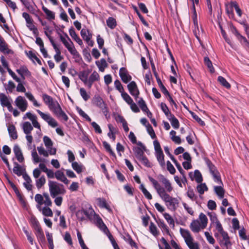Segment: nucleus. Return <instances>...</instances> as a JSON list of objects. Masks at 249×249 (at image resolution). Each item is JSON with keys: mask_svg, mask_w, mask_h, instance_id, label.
<instances>
[{"mask_svg": "<svg viewBox=\"0 0 249 249\" xmlns=\"http://www.w3.org/2000/svg\"><path fill=\"white\" fill-rule=\"evenodd\" d=\"M8 131L10 136L14 140L18 138V134L15 126L13 124H10L8 127Z\"/></svg>", "mask_w": 249, "mask_h": 249, "instance_id": "c756f323", "label": "nucleus"}, {"mask_svg": "<svg viewBox=\"0 0 249 249\" xmlns=\"http://www.w3.org/2000/svg\"><path fill=\"white\" fill-rule=\"evenodd\" d=\"M71 166L73 169L78 174L81 173L83 171V166L81 164H79L77 162L74 161L71 163Z\"/></svg>", "mask_w": 249, "mask_h": 249, "instance_id": "a19ab883", "label": "nucleus"}, {"mask_svg": "<svg viewBox=\"0 0 249 249\" xmlns=\"http://www.w3.org/2000/svg\"><path fill=\"white\" fill-rule=\"evenodd\" d=\"M149 230L150 232L154 236H157L159 234V232L158 231L156 226L153 222L150 223L149 226Z\"/></svg>", "mask_w": 249, "mask_h": 249, "instance_id": "4d7b16f0", "label": "nucleus"}, {"mask_svg": "<svg viewBox=\"0 0 249 249\" xmlns=\"http://www.w3.org/2000/svg\"><path fill=\"white\" fill-rule=\"evenodd\" d=\"M0 51L5 54H10L13 53V51L9 49L8 44L0 36Z\"/></svg>", "mask_w": 249, "mask_h": 249, "instance_id": "a211bd4d", "label": "nucleus"}, {"mask_svg": "<svg viewBox=\"0 0 249 249\" xmlns=\"http://www.w3.org/2000/svg\"><path fill=\"white\" fill-rule=\"evenodd\" d=\"M231 33L236 37L237 39L239 40L240 43L242 45L246 46V45L249 42L248 41L247 38L245 36L241 35L235 27H231Z\"/></svg>", "mask_w": 249, "mask_h": 249, "instance_id": "ddd939ff", "label": "nucleus"}, {"mask_svg": "<svg viewBox=\"0 0 249 249\" xmlns=\"http://www.w3.org/2000/svg\"><path fill=\"white\" fill-rule=\"evenodd\" d=\"M43 100L44 102V103L49 107V105H50L53 101V98L47 95V94H43L42 96Z\"/></svg>", "mask_w": 249, "mask_h": 249, "instance_id": "774afa93", "label": "nucleus"}, {"mask_svg": "<svg viewBox=\"0 0 249 249\" xmlns=\"http://www.w3.org/2000/svg\"><path fill=\"white\" fill-rule=\"evenodd\" d=\"M77 110L80 116L83 117L88 122H91V118L81 108L77 107Z\"/></svg>", "mask_w": 249, "mask_h": 249, "instance_id": "680f3d73", "label": "nucleus"}, {"mask_svg": "<svg viewBox=\"0 0 249 249\" xmlns=\"http://www.w3.org/2000/svg\"><path fill=\"white\" fill-rule=\"evenodd\" d=\"M208 224V218L203 213H200L197 219L193 220L190 224V230L194 233H198L205 229Z\"/></svg>", "mask_w": 249, "mask_h": 249, "instance_id": "7ed1b4c3", "label": "nucleus"}, {"mask_svg": "<svg viewBox=\"0 0 249 249\" xmlns=\"http://www.w3.org/2000/svg\"><path fill=\"white\" fill-rule=\"evenodd\" d=\"M37 149L39 154L45 157H48L49 155H54L56 153V148H51V149H47V150H46L43 146H38Z\"/></svg>", "mask_w": 249, "mask_h": 249, "instance_id": "4468645a", "label": "nucleus"}, {"mask_svg": "<svg viewBox=\"0 0 249 249\" xmlns=\"http://www.w3.org/2000/svg\"><path fill=\"white\" fill-rule=\"evenodd\" d=\"M23 178L25 180L23 183V185L25 188L28 191H31L32 189L33 185L32 184V179L27 174L23 175Z\"/></svg>", "mask_w": 249, "mask_h": 249, "instance_id": "393cba45", "label": "nucleus"}, {"mask_svg": "<svg viewBox=\"0 0 249 249\" xmlns=\"http://www.w3.org/2000/svg\"><path fill=\"white\" fill-rule=\"evenodd\" d=\"M36 234L39 242H45V236L41 228L36 231Z\"/></svg>", "mask_w": 249, "mask_h": 249, "instance_id": "c03bdc74", "label": "nucleus"}, {"mask_svg": "<svg viewBox=\"0 0 249 249\" xmlns=\"http://www.w3.org/2000/svg\"><path fill=\"white\" fill-rule=\"evenodd\" d=\"M95 63L99 71L102 72L104 71L105 68L107 66V64L104 58L101 59L100 61H96Z\"/></svg>", "mask_w": 249, "mask_h": 249, "instance_id": "2f4dec72", "label": "nucleus"}, {"mask_svg": "<svg viewBox=\"0 0 249 249\" xmlns=\"http://www.w3.org/2000/svg\"><path fill=\"white\" fill-rule=\"evenodd\" d=\"M69 34L72 38L80 46H83V43L82 40L75 33L74 30L73 28H71L69 30Z\"/></svg>", "mask_w": 249, "mask_h": 249, "instance_id": "a878e982", "label": "nucleus"}, {"mask_svg": "<svg viewBox=\"0 0 249 249\" xmlns=\"http://www.w3.org/2000/svg\"><path fill=\"white\" fill-rule=\"evenodd\" d=\"M144 196L148 200L152 199V196L149 192L145 188L144 185L143 184H141L139 187Z\"/></svg>", "mask_w": 249, "mask_h": 249, "instance_id": "58836bf2", "label": "nucleus"}, {"mask_svg": "<svg viewBox=\"0 0 249 249\" xmlns=\"http://www.w3.org/2000/svg\"><path fill=\"white\" fill-rule=\"evenodd\" d=\"M163 216L164 218L166 219L168 224L172 228H174L175 227V221L173 217L171 216L170 214L168 213H165L163 214Z\"/></svg>", "mask_w": 249, "mask_h": 249, "instance_id": "ea45409f", "label": "nucleus"}, {"mask_svg": "<svg viewBox=\"0 0 249 249\" xmlns=\"http://www.w3.org/2000/svg\"><path fill=\"white\" fill-rule=\"evenodd\" d=\"M114 86L117 90H118L121 93L124 92V89L119 80H116L114 81Z\"/></svg>", "mask_w": 249, "mask_h": 249, "instance_id": "69168bd1", "label": "nucleus"}, {"mask_svg": "<svg viewBox=\"0 0 249 249\" xmlns=\"http://www.w3.org/2000/svg\"><path fill=\"white\" fill-rule=\"evenodd\" d=\"M26 54L28 57L34 63H35V61L39 65H41V61L39 58L37 56V53L32 51L26 52Z\"/></svg>", "mask_w": 249, "mask_h": 249, "instance_id": "4be33fe9", "label": "nucleus"}, {"mask_svg": "<svg viewBox=\"0 0 249 249\" xmlns=\"http://www.w3.org/2000/svg\"><path fill=\"white\" fill-rule=\"evenodd\" d=\"M127 88L130 93L136 99L137 98L140 92L136 83L134 81H131L128 84Z\"/></svg>", "mask_w": 249, "mask_h": 249, "instance_id": "2eb2a0df", "label": "nucleus"}, {"mask_svg": "<svg viewBox=\"0 0 249 249\" xmlns=\"http://www.w3.org/2000/svg\"><path fill=\"white\" fill-rule=\"evenodd\" d=\"M157 80L158 84L159 87L160 88L161 92L165 95L168 94L169 92L168 91L166 88L164 87V86L162 83V82L160 80V79L159 78H157Z\"/></svg>", "mask_w": 249, "mask_h": 249, "instance_id": "13d9d810", "label": "nucleus"}, {"mask_svg": "<svg viewBox=\"0 0 249 249\" xmlns=\"http://www.w3.org/2000/svg\"><path fill=\"white\" fill-rule=\"evenodd\" d=\"M103 144L106 150L113 157L116 158V155L115 153L112 150L111 146L109 143L107 142L104 141L103 142Z\"/></svg>", "mask_w": 249, "mask_h": 249, "instance_id": "6e6d98bb", "label": "nucleus"}, {"mask_svg": "<svg viewBox=\"0 0 249 249\" xmlns=\"http://www.w3.org/2000/svg\"><path fill=\"white\" fill-rule=\"evenodd\" d=\"M167 119L170 122L172 127L174 129H177L179 127V122L174 115L172 114L171 115V117H168Z\"/></svg>", "mask_w": 249, "mask_h": 249, "instance_id": "7c9ffc66", "label": "nucleus"}, {"mask_svg": "<svg viewBox=\"0 0 249 249\" xmlns=\"http://www.w3.org/2000/svg\"><path fill=\"white\" fill-rule=\"evenodd\" d=\"M31 223L35 231L41 228L38 221L36 218L34 216L31 218Z\"/></svg>", "mask_w": 249, "mask_h": 249, "instance_id": "864d4df0", "label": "nucleus"}, {"mask_svg": "<svg viewBox=\"0 0 249 249\" xmlns=\"http://www.w3.org/2000/svg\"><path fill=\"white\" fill-rule=\"evenodd\" d=\"M196 190L200 195H202L208 190V187L205 183H201L197 186Z\"/></svg>", "mask_w": 249, "mask_h": 249, "instance_id": "5fc2aeb1", "label": "nucleus"}, {"mask_svg": "<svg viewBox=\"0 0 249 249\" xmlns=\"http://www.w3.org/2000/svg\"><path fill=\"white\" fill-rule=\"evenodd\" d=\"M55 115L62 119H63L65 121H67L68 120V117L66 115V114L62 110V108Z\"/></svg>", "mask_w": 249, "mask_h": 249, "instance_id": "0e129e2a", "label": "nucleus"}, {"mask_svg": "<svg viewBox=\"0 0 249 249\" xmlns=\"http://www.w3.org/2000/svg\"><path fill=\"white\" fill-rule=\"evenodd\" d=\"M189 176L192 180H195L198 183H200L202 181L203 179L201 174L197 170H195L194 173L190 172L189 174Z\"/></svg>", "mask_w": 249, "mask_h": 249, "instance_id": "412c9836", "label": "nucleus"}, {"mask_svg": "<svg viewBox=\"0 0 249 249\" xmlns=\"http://www.w3.org/2000/svg\"><path fill=\"white\" fill-rule=\"evenodd\" d=\"M25 95L30 101L33 102L35 107H39L40 106V104L37 102L33 95L31 92H25Z\"/></svg>", "mask_w": 249, "mask_h": 249, "instance_id": "4c0bfd02", "label": "nucleus"}, {"mask_svg": "<svg viewBox=\"0 0 249 249\" xmlns=\"http://www.w3.org/2000/svg\"><path fill=\"white\" fill-rule=\"evenodd\" d=\"M16 106L22 112L25 111L28 107V104L27 100L22 96H18L15 101Z\"/></svg>", "mask_w": 249, "mask_h": 249, "instance_id": "f8f14e48", "label": "nucleus"}, {"mask_svg": "<svg viewBox=\"0 0 249 249\" xmlns=\"http://www.w3.org/2000/svg\"><path fill=\"white\" fill-rule=\"evenodd\" d=\"M153 145L155 151V156L156 158L161 167H165V163L164 160V156L161 149L160 142L158 140H155L153 142Z\"/></svg>", "mask_w": 249, "mask_h": 249, "instance_id": "0eeeda50", "label": "nucleus"}, {"mask_svg": "<svg viewBox=\"0 0 249 249\" xmlns=\"http://www.w3.org/2000/svg\"><path fill=\"white\" fill-rule=\"evenodd\" d=\"M217 80L223 86L227 89H230L231 88L230 83L223 77L219 76L218 77Z\"/></svg>", "mask_w": 249, "mask_h": 249, "instance_id": "603ef678", "label": "nucleus"}, {"mask_svg": "<svg viewBox=\"0 0 249 249\" xmlns=\"http://www.w3.org/2000/svg\"><path fill=\"white\" fill-rule=\"evenodd\" d=\"M96 222L97 226L102 230L105 234L108 236L109 234H110L108 229H107L106 225L104 224L102 219L98 216H96Z\"/></svg>", "mask_w": 249, "mask_h": 249, "instance_id": "6ab92c4d", "label": "nucleus"}, {"mask_svg": "<svg viewBox=\"0 0 249 249\" xmlns=\"http://www.w3.org/2000/svg\"><path fill=\"white\" fill-rule=\"evenodd\" d=\"M160 107L162 111L164 113L165 116L167 118L169 117H171V115L173 114L171 113V112H170L168 107H167L165 104L161 103L160 104Z\"/></svg>", "mask_w": 249, "mask_h": 249, "instance_id": "49530a36", "label": "nucleus"}, {"mask_svg": "<svg viewBox=\"0 0 249 249\" xmlns=\"http://www.w3.org/2000/svg\"><path fill=\"white\" fill-rule=\"evenodd\" d=\"M16 71L21 76L23 80L25 79V76L30 77L31 76V72L25 66H21L19 69L16 70Z\"/></svg>", "mask_w": 249, "mask_h": 249, "instance_id": "f3484780", "label": "nucleus"}, {"mask_svg": "<svg viewBox=\"0 0 249 249\" xmlns=\"http://www.w3.org/2000/svg\"><path fill=\"white\" fill-rule=\"evenodd\" d=\"M76 215L77 217L81 220H83L85 219V215L89 217L88 212L83 210L78 211L76 213Z\"/></svg>", "mask_w": 249, "mask_h": 249, "instance_id": "79ce46f5", "label": "nucleus"}, {"mask_svg": "<svg viewBox=\"0 0 249 249\" xmlns=\"http://www.w3.org/2000/svg\"><path fill=\"white\" fill-rule=\"evenodd\" d=\"M82 38L86 42L88 45L92 47L94 45V41L91 40L92 34L89 30L86 28H83L80 32Z\"/></svg>", "mask_w": 249, "mask_h": 249, "instance_id": "9b49d317", "label": "nucleus"}, {"mask_svg": "<svg viewBox=\"0 0 249 249\" xmlns=\"http://www.w3.org/2000/svg\"><path fill=\"white\" fill-rule=\"evenodd\" d=\"M60 38L65 47L71 54L74 56H77L78 54V53L75 49L73 43L66 34H65L64 36L60 35Z\"/></svg>", "mask_w": 249, "mask_h": 249, "instance_id": "423d86ee", "label": "nucleus"}, {"mask_svg": "<svg viewBox=\"0 0 249 249\" xmlns=\"http://www.w3.org/2000/svg\"><path fill=\"white\" fill-rule=\"evenodd\" d=\"M35 200L36 202V208L44 216L48 217L53 216V211L49 208L52 206V202L47 193H44L43 195L39 194L36 195Z\"/></svg>", "mask_w": 249, "mask_h": 249, "instance_id": "f03ea898", "label": "nucleus"}, {"mask_svg": "<svg viewBox=\"0 0 249 249\" xmlns=\"http://www.w3.org/2000/svg\"><path fill=\"white\" fill-rule=\"evenodd\" d=\"M80 94L83 100L85 101H88L90 98V96L88 94L84 88L80 89Z\"/></svg>", "mask_w": 249, "mask_h": 249, "instance_id": "bf43d9fd", "label": "nucleus"}, {"mask_svg": "<svg viewBox=\"0 0 249 249\" xmlns=\"http://www.w3.org/2000/svg\"><path fill=\"white\" fill-rule=\"evenodd\" d=\"M207 164L210 172L213 177L214 181L219 184H222L220 174L215 166L210 161H207Z\"/></svg>", "mask_w": 249, "mask_h": 249, "instance_id": "1a4fd4ad", "label": "nucleus"}, {"mask_svg": "<svg viewBox=\"0 0 249 249\" xmlns=\"http://www.w3.org/2000/svg\"><path fill=\"white\" fill-rule=\"evenodd\" d=\"M22 127L25 134H31L33 129V127L29 122H25L22 124Z\"/></svg>", "mask_w": 249, "mask_h": 249, "instance_id": "c85d7f7f", "label": "nucleus"}, {"mask_svg": "<svg viewBox=\"0 0 249 249\" xmlns=\"http://www.w3.org/2000/svg\"><path fill=\"white\" fill-rule=\"evenodd\" d=\"M107 24L110 29H114L116 26V21L115 19L112 17H109L107 20Z\"/></svg>", "mask_w": 249, "mask_h": 249, "instance_id": "3c124183", "label": "nucleus"}, {"mask_svg": "<svg viewBox=\"0 0 249 249\" xmlns=\"http://www.w3.org/2000/svg\"><path fill=\"white\" fill-rule=\"evenodd\" d=\"M214 190L220 198H223L225 192L224 190L221 186H214Z\"/></svg>", "mask_w": 249, "mask_h": 249, "instance_id": "a18cd8bd", "label": "nucleus"}, {"mask_svg": "<svg viewBox=\"0 0 249 249\" xmlns=\"http://www.w3.org/2000/svg\"><path fill=\"white\" fill-rule=\"evenodd\" d=\"M36 112L40 116L41 118L46 121L48 124L52 127H55L58 126L57 121L52 117L49 113H45L40 110L37 109Z\"/></svg>", "mask_w": 249, "mask_h": 249, "instance_id": "6e6552de", "label": "nucleus"}, {"mask_svg": "<svg viewBox=\"0 0 249 249\" xmlns=\"http://www.w3.org/2000/svg\"><path fill=\"white\" fill-rule=\"evenodd\" d=\"M48 186L50 195L52 198H54L58 195H64L66 193L64 185L58 182L49 180Z\"/></svg>", "mask_w": 249, "mask_h": 249, "instance_id": "39448f33", "label": "nucleus"}, {"mask_svg": "<svg viewBox=\"0 0 249 249\" xmlns=\"http://www.w3.org/2000/svg\"><path fill=\"white\" fill-rule=\"evenodd\" d=\"M32 157L34 162L35 163H37L39 162H41V161H44L43 160L40 159L39 157L36 150L35 149L32 151Z\"/></svg>", "mask_w": 249, "mask_h": 249, "instance_id": "8fccbe9b", "label": "nucleus"}, {"mask_svg": "<svg viewBox=\"0 0 249 249\" xmlns=\"http://www.w3.org/2000/svg\"><path fill=\"white\" fill-rule=\"evenodd\" d=\"M158 178L163 184L164 188L161 186L157 180L152 177L148 178L157 194L164 202L167 207L171 210H176L178 207L179 201L177 198L171 196L168 193L173 190V187L171 182L162 175H159Z\"/></svg>", "mask_w": 249, "mask_h": 249, "instance_id": "f257e3e1", "label": "nucleus"}, {"mask_svg": "<svg viewBox=\"0 0 249 249\" xmlns=\"http://www.w3.org/2000/svg\"><path fill=\"white\" fill-rule=\"evenodd\" d=\"M97 202L98 206L101 208H106L109 210V206L107 204L106 200L104 198H98L97 199Z\"/></svg>", "mask_w": 249, "mask_h": 249, "instance_id": "37998d69", "label": "nucleus"}, {"mask_svg": "<svg viewBox=\"0 0 249 249\" xmlns=\"http://www.w3.org/2000/svg\"><path fill=\"white\" fill-rule=\"evenodd\" d=\"M12 99L3 93H0V104L2 107H6L9 111L13 110Z\"/></svg>", "mask_w": 249, "mask_h": 249, "instance_id": "9d476101", "label": "nucleus"}, {"mask_svg": "<svg viewBox=\"0 0 249 249\" xmlns=\"http://www.w3.org/2000/svg\"><path fill=\"white\" fill-rule=\"evenodd\" d=\"M36 185L37 189H40L46 183V180L44 176L36 178Z\"/></svg>", "mask_w": 249, "mask_h": 249, "instance_id": "e433bc0d", "label": "nucleus"}, {"mask_svg": "<svg viewBox=\"0 0 249 249\" xmlns=\"http://www.w3.org/2000/svg\"><path fill=\"white\" fill-rule=\"evenodd\" d=\"M208 215L210 217V220L212 224L214 225V224L219 222L216 214L213 212H211L208 213Z\"/></svg>", "mask_w": 249, "mask_h": 249, "instance_id": "052dcab7", "label": "nucleus"}, {"mask_svg": "<svg viewBox=\"0 0 249 249\" xmlns=\"http://www.w3.org/2000/svg\"><path fill=\"white\" fill-rule=\"evenodd\" d=\"M43 141L45 146L47 149H51V148H54L53 147V142L51 139L48 136H45L43 138Z\"/></svg>", "mask_w": 249, "mask_h": 249, "instance_id": "f704fd0d", "label": "nucleus"}, {"mask_svg": "<svg viewBox=\"0 0 249 249\" xmlns=\"http://www.w3.org/2000/svg\"><path fill=\"white\" fill-rule=\"evenodd\" d=\"M49 108L55 115L61 109V107L57 101H53L49 106Z\"/></svg>", "mask_w": 249, "mask_h": 249, "instance_id": "bb28decb", "label": "nucleus"}, {"mask_svg": "<svg viewBox=\"0 0 249 249\" xmlns=\"http://www.w3.org/2000/svg\"><path fill=\"white\" fill-rule=\"evenodd\" d=\"M89 86L92 85V84L95 81H97L100 79V76L98 73L96 71H94L89 76Z\"/></svg>", "mask_w": 249, "mask_h": 249, "instance_id": "c9c22d12", "label": "nucleus"}, {"mask_svg": "<svg viewBox=\"0 0 249 249\" xmlns=\"http://www.w3.org/2000/svg\"><path fill=\"white\" fill-rule=\"evenodd\" d=\"M192 18L193 19L194 24L195 26V29L194 30V33L196 36V37L199 39V37L197 36V31H198V21L197 19V14L196 12V11L195 8H194V13L192 16Z\"/></svg>", "mask_w": 249, "mask_h": 249, "instance_id": "cd10ccee", "label": "nucleus"}, {"mask_svg": "<svg viewBox=\"0 0 249 249\" xmlns=\"http://www.w3.org/2000/svg\"><path fill=\"white\" fill-rule=\"evenodd\" d=\"M119 75L122 80L124 83H127L131 80V76L128 71L124 68H121L120 69Z\"/></svg>", "mask_w": 249, "mask_h": 249, "instance_id": "dca6fc26", "label": "nucleus"}, {"mask_svg": "<svg viewBox=\"0 0 249 249\" xmlns=\"http://www.w3.org/2000/svg\"><path fill=\"white\" fill-rule=\"evenodd\" d=\"M146 129L148 133L149 134L152 139H154L156 138V135L154 130L150 124H147Z\"/></svg>", "mask_w": 249, "mask_h": 249, "instance_id": "338daca9", "label": "nucleus"}, {"mask_svg": "<svg viewBox=\"0 0 249 249\" xmlns=\"http://www.w3.org/2000/svg\"><path fill=\"white\" fill-rule=\"evenodd\" d=\"M133 151L136 157L138 159H140L143 156L144 152L141 147H136L133 149Z\"/></svg>", "mask_w": 249, "mask_h": 249, "instance_id": "09e8293b", "label": "nucleus"}, {"mask_svg": "<svg viewBox=\"0 0 249 249\" xmlns=\"http://www.w3.org/2000/svg\"><path fill=\"white\" fill-rule=\"evenodd\" d=\"M13 170V172L18 176H23V175L27 174L25 173V169L16 162H14V167Z\"/></svg>", "mask_w": 249, "mask_h": 249, "instance_id": "5701e85b", "label": "nucleus"}, {"mask_svg": "<svg viewBox=\"0 0 249 249\" xmlns=\"http://www.w3.org/2000/svg\"><path fill=\"white\" fill-rule=\"evenodd\" d=\"M13 151L17 160L19 162H23L24 160V158L19 146L18 145H14L13 148Z\"/></svg>", "mask_w": 249, "mask_h": 249, "instance_id": "aec40b11", "label": "nucleus"}, {"mask_svg": "<svg viewBox=\"0 0 249 249\" xmlns=\"http://www.w3.org/2000/svg\"><path fill=\"white\" fill-rule=\"evenodd\" d=\"M33 22V20H32L28 22H26V26L31 31L33 32L34 35L37 36L38 34V30L36 26L34 24Z\"/></svg>", "mask_w": 249, "mask_h": 249, "instance_id": "473e14b6", "label": "nucleus"}, {"mask_svg": "<svg viewBox=\"0 0 249 249\" xmlns=\"http://www.w3.org/2000/svg\"><path fill=\"white\" fill-rule=\"evenodd\" d=\"M55 178L65 184H68L69 183V181L66 177L64 173L60 170H57L55 172Z\"/></svg>", "mask_w": 249, "mask_h": 249, "instance_id": "b1692460", "label": "nucleus"}, {"mask_svg": "<svg viewBox=\"0 0 249 249\" xmlns=\"http://www.w3.org/2000/svg\"><path fill=\"white\" fill-rule=\"evenodd\" d=\"M179 232L189 249H200L199 243L195 240L188 230L180 228Z\"/></svg>", "mask_w": 249, "mask_h": 249, "instance_id": "20e7f679", "label": "nucleus"}, {"mask_svg": "<svg viewBox=\"0 0 249 249\" xmlns=\"http://www.w3.org/2000/svg\"><path fill=\"white\" fill-rule=\"evenodd\" d=\"M42 10L47 16V18L48 19L52 20L55 18V14L53 12L49 10L47 8L45 7L43 5L42 7Z\"/></svg>", "mask_w": 249, "mask_h": 249, "instance_id": "72a5a7b5", "label": "nucleus"}, {"mask_svg": "<svg viewBox=\"0 0 249 249\" xmlns=\"http://www.w3.org/2000/svg\"><path fill=\"white\" fill-rule=\"evenodd\" d=\"M121 96L123 99L128 104H131L133 101L130 96L125 92H123L121 93Z\"/></svg>", "mask_w": 249, "mask_h": 249, "instance_id": "e2e57ef3", "label": "nucleus"}, {"mask_svg": "<svg viewBox=\"0 0 249 249\" xmlns=\"http://www.w3.org/2000/svg\"><path fill=\"white\" fill-rule=\"evenodd\" d=\"M205 64L207 66L211 73L214 72V69L212 63L208 57H205L204 59Z\"/></svg>", "mask_w": 249, "mask_h": 249, "instance_id": "de8ad7c7", "label": "nucleus"}]
</instances>
